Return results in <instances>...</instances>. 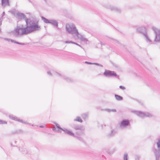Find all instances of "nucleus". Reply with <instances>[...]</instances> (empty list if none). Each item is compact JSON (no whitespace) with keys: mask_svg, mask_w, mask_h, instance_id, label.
<instances>
[{"mask_svg":"<svg viewBox=\"0 0 160 160\" xmlns=\"http://www.w3.org/2000/svg\"><path fill=\"white\" fill-rule=\"evenodd\" d=\"M54 123L55 124V125H56V127H57L59 129H60L61 130H62V129H63V128H61V127H60V126H59V125L58 124V123H56V122H54Z\"/></svg>","mask_w":160,"mask_h":160,"instance_id":"32","label":"nucleus"},{"mask_svg":"<svg viewBox=\"0 0 160 160\" xmlns=\"http://www.w3.org/2000/svg\"><path fill=\"white\" fill-rule=\"evenodd\" d=\"M130 122L128 120L124 119L121 122L120 124V127L121 128H123L128 126Z\"/></svg>","mask_w":160,"mask_h":160,"instance_id":"9","label":"nucleus"},{"mask_svg":"<svg viewBox=\"0 0 160 160\" xmlns=\"http://www.w3.org/2000/svg\"><path fill=\"white\" fill-rule=\"evenodd\" d=\"M152 152L154 154L156 160H159L160 157V149L154 148Z\"/></svg>","mask_w":160,"mask_h":160,"instance_id":"7","label":"nucleus"},{"mask_svg":"<svg viewBox=\"0 0 160 160\" xmlns=\"http://www.w3.org/2000/svg\"><path fill=\"white\" fill-rule=\"evenodd\" d=\"M137 31L140 33H142L143 35L147 33L146 32L147 29L145 27H139L137 29Z\"/></svg>","mask_w":160,"mask_h":160,"instance_id":"11","label":"nucleus"},{"mask_svg":"<svg viewBox=\"0 0 160 160\" xmlns=\"http://www.w3.org/2000/svg\"><path fill=\"white\" fill-rule=\"evenodd\" d=\"M62 78L67 82H70L73 81L72 79L64 75H63V76H62Z\"/></svg>","mask_w":160,"mask_h":160,"instance_id":"19","label":"nucleus"},{"mask_svg":"<svg viewBox=\"0 0 160 160\" xmlns=\"http://www.w3.org/2000/svg\"><path fill=\"white\" fill-rule=\"evenodd\" d=\"M41 18L42 20L45 23H49L50 19H48L43 17H42Z\"/></svg>","mask_w":160,"mask_h":160,"instance_id":"23","label":"nucleus"},{"mask_svg":"<svg viewBox=\"0 0 160 160\" xmlns=\"http://www.w3.org/2000/svg\"><path fill=\"white\" fill-rule=\"evenodd\" d=\"M115 97L116 99L118 101H121L123 99L122 97L118 95L115 94Z\"/></svg>","mask_w":160,"mask_h":160,"instance_id":"24","label":"nucleus"},{"mask_svg":"<svg viewBox=\"0 0 160 160\" xmlns=\"http://www.w3.org/2000/svg\"><path fill=\"white\" fill-rule=\"evenodd\" d=\"M75 137H76L80 141L82 142H84V140L82 138L80 137H76V136Z\"/></svg>","mask_w":160,"mask_h":160,"instance_id":"35","label":"nucleus"},{"mask_svg":"<svg viewBox=\"0 0 160 160\" xmlns=\"http://www.w3.org/2000/svg\"><path fill=\"white\" fill-rule=\"evenodd\" d=\"M56 132L60 133H61L62 132L60 130H56Z\"/></svg>","mask_w":160,"mask_h":160,"instance_id":"44","label":"nucleus"},{"mask_svg":"<svg viewBox=\"0 0 160 160\" xmlns=\"http://www.w3.org/2000/svg\"><path fill=\"white\" fill-rule=\"evenodd\" d=\"M19 150L20 151L22 152V153H23V154H25L27 153V150L26 149V148H21L20 149H19Z\"/></svg>","mask_w":160,"mask_h":160,"instance_id":"27","label":"nucleus"},{"mask_svg":"<svg viewBox=\"0 0 160 160\" xmlns=\"http://www.w3.org/2000/svg\"><path fill=\"white\" fill-rule=\"evenodd\" d=\"M29 2L30 3L31 2V1L30 0H28Z\"/></svg>","mask_w":160,"mask_h":160,"instance_id":"51","label":"nucleus"},{"mask_svg":"<svg viewBox=\"0 0 160 160\" xmlns=\"http://www.w3.org/2000/svg\"><path fill=\"white\" fill-rule=\"evenodd\" d=\"M139 102L142 105L143 104V102Z\"/></svg>","mask_w":160,"mask_h":160,"instance_id":"49","label":"nucleus"},{"mask_svg":"<svg viewBox=\"0 0 160 160\" xmlns=\"http://www.w3.org/2000/svg\"><path fill=\"white\" fill-rule=\"evenodd\" d=\"M116 133V131L113 129H112L110 132H109L107 135V136L108 137H112Z\"/></svg>","mask_w":160,"mask_h":160,"instance_id":"20","label":"nucleus"},{"mask_svg":"<svg viewBox=\"0 0 160 160\" xmlns=\"http://www.w3.org/2000/svg\"><path fill=\"white\" fill-rule=\"evenodd\" d=\"M16 17L19 19H24L26 22V24H27V22L28 24L29 23L31 25H33L37 26L38 28H41V27L37 23L33 22H32L29 18H28L23 13L20 12H18L16 14Z\"/></svg>","mask_w":160,"mask_h":160,"instance_id":"2","label":"nucleus"},{"mask_svg":"<svg viewBox=\"0 0 160 160\" xmlns=\"http://www.w3.org/2000/svg\"><path fill=\"white\" fill-rule=\"evenodd\" d=\"M157 148L160 149V139L158 140V142H157Z\"/></svg>","mask_w":160,"mask_h":160,"instance_id":"30","label":"nucleus"},{"mask_svg":"<svg viewBox=\"0 0 160 160\" xmlns=\"http://www.w3.org/2000/svg\"><path fill=\"white\" fill-rule=\"evenodd\" d=\"M119 88L120 89H121L122 90H124L125 89V88L122 86H119Z\"/></svg>","mask_w":160,"mask_h":160,"instance_id":"40","label":"nucleus"},{"mask_svg":"<svg viewBox=\"0 0 160 160\" xmlns=\"http://www.w3.org/2000/svg\"><path fill=\"white\" fill-rule=\"evenodd\" d=\"M103 75L106 77H114L117 76L116 73L113 71L106 70L103 73Z\"/></svg>","mask_w":160,"mask_h":160,"instance_id":"6","label":"nucleus"},{"mask_svg":"<svg viewBox=\"0 0 160 160\" xmlns=\"http://www.w3.org/2000/svg\"><path fill=\"white\" fill-rule=\"evenodd\" d=\"M52 73L53 74V76H55L56 77H60L62 78V76H63V74H62L59 72H58L54 71H52Z\"/></svg>","mask_w":160,"mask_h":160,"instance_id":"18","label":"nucleus"},{"mask_svg":"<svg viewBox=\"0 0 160 160\" xmlns=\"http://www.w3.org/2000/svg\"><path fill=\"white\" fill-rule=\"evenodd\" d=\"M47 74L49 76H52L53 75V74L52 73H52L50 71H48L47 72Z\"/></svg>","mask_w":160,"mask_h":160,"instance_id":"37","label":"nucleus"},{"mask_svg":"<svg viewBox=\"0 0 160 160\" xmlns=\"http://www.w3.org/2000/svg\"><path fill=\"white\" fill-rule=\"evenodd\" d=\"M64 42L66 43H73V42L71 41H65Z\"/></svg>","mask_w":160,"mask_h":160,"instance_id":"33","label":"nucleus"},{"mask_svg":"<svg viewBox=\"0 0 160 160\" xmlns=\"http://www.w3.org/2000/svg\"><path fill=\"white\" fill-rule=\"evenodd\" d=\"M123 47H124V45H123Z\"/></svg>","mask_w":160,"mask_h":160,"instance_id":"53","label":"nucleus"},{"mask_svg":"<svg viewBox=\"0 0 160 160\" xmlns=\"http://www.w3.org/2000/svg\"><path fill=\"white\" fill-rule=\"evenodd\" d=\"M153 70L155 74H158L159 73V71L156 68H154Z\"/></svg>","mask_w":160,"mask_h":160,"instance_id":"31","label":"nucleus"},{"mask_svg":"<svg viewBox=\"0 0 160 160\" xmlns=\"http://www.w3.org/2000/svg\"><path fill=\"white\" fill-rule=\"evenodd\" d=\"M9 117L10 118L12 119L21 122L25 124L31 125V124L29 123L23 121L22 120L20 119H19L17 117H16V116H14L12 115H9Z\"/></svg>","mask_w":160,"mask_h":160,"instance_id":"10","label":"nucleus"},{"mask_svg":"<svg viewBox=\"0 0 160 160\" xmlns=\"http://www.w3.org/2000/svg\"><path fill=\"white\" fill-rule=\"evenodd\" d=\"M74 121H78L80 122H82V120L81 118L79 117H78L77 118L74 119Z\"/></svg>","mask_w":160,"mask_h":160,"instance_id":"26","label":"nucleus"},{"mask_svg":"<svg viewBox=\"0 0 160 160\" xmlns=\"http://www.w3.org/2000/svg\"><path fill=\"white\" fill-rule=\"evenodd\" d=\"M145 38V40L149 44H151L152 43V41L150 39L149 37L148 36L147 34L146 33L144 35H143Z\"/></svg>","mask_w":160,"mask_h":160,"instance_id":"15","label":"nucleus"},{"mask_svg":"<svg viewBox=\"0 0 160 160\" xmlns=\"http://www.w3.org/2000/svg\"><path fill=\"white\" fill-rule=\"evenodd\" d=\"M2 5L3 7H5L6 5H9V0H1Z\"/></svg>","mask_w":160,"mask_h":160,"instance_id":"17","label":"nucleus"},{"mask_svg":"<svg viewBox=\"0 0 160 160\" xmlns=\"http://www.w3.org/2000/svg\"><path fill=\"white\" fill-rule=\"evenodd\" d=\"M5 13L4 12H3L2 13V17L1 18H2V17L4 16L5 15Z\"/></svg>","mask_w":160,"mask_h":160,"instance_id":"42","label":"nucleus"},{"mask_svg":"<svg viewBox=\"0 0 160 160\" xmlns=\"http://www.w3.org/2000/svg\"><path fill=\"white\" fill-rule=\"evenodd\" d=\"M104 126H105V125H104Z\"/></svg>","mask_w":160,"mask_h":160,"instance_id":"54","label":"nucleus"},{"mask_svg":"<svg viewBox=\"0 0 160 160\" xmlns=\"http://www.w3.org/2000/svg\"><path fill=\"white\" fill-rule=\"evenodd\" d=\"M49 23L57 27L58 26V22L55 20L50 19Z\"/></svg>","mask_w":160,"mask_h":160,"instance_id":"16","label":"nucleus"},{"mask_svg":"<svg viewBox=\"0 0 160 160\" xmlns=\"http://www.w3.org/2000/svg\"><path fill=\"white\" fill-rule=\"evenodd\" d=\"M74 128L76 130H82L83 127L82 126L79 125H75L74 126Z\"/></svg>","mask_w":160,"mask_h":160,"instance_id":"22","label":"nucleus"},{"mask_svg":"<svg viewBox=\"0 0 160 160\" xmlns=\"http://www.w3.org/2000/svg\"><path fill=\"white\" fill-rule=\"evenodd\" d=\"M73 43H73L74 44H76V45H77L78 46H79V47H81V46L80 45H79L78 44V43H76V42H73Z\"/></svg>","mask_w":160,"mask_h":160,"instance_id":"43","label":"nucleus"},{"mask_svg":"<svg viewBox=\"0 0 160 160\" xmlns=\"http://www.w3.org/2000/svg\"><path fill=\"white\" fill-rule=\"evenodd\" d=\"M152 28L154 31L155 35L154 41L156 42H159L160 41V29H158L154 27Z\"/></svg>","mask_w":160,"mask_h":160,"instance_id":"5","label":"nucleus"},{"mask_svg":"<svg viewBox=\"0 0 160 160\" xmlns=\"http://www.w3.org/2000/svg\"><path fill=\"white\" fill-rule=\"evenodd\" d=\"M66 28L67 32L69 33L75 34V36H78L79 33L75 26L73 24H67L66 25Z\"/></svg>","mask_w":160,"mask_h":160,"instance_id":"3","label":"nucleus"},{"mask_svg":"<svg viewBox=\"0 0 160 160\" xmlns=\"http://www.w3.org/2000/svg\"><path fill=\"white\" fill-rule=\"evenodd\" d=\"M39 127L40 128H44V126L43 125H40L39 126Z\"/></svg>","mask_w":160,"mask_h":160,"instance_id":"47","label":"nucleus"},{"mask_svg":"<svg viewBox=\"0 0 160 160\" xmlns=\"http://www.w3.org/2000/svg\"><path fill=\"white\" fill-rule=\"evenodd\" d=\"M88 113L87 112L85 113H84L82 114L81 116L82 118L84 119L85 120H87L88 117Z\"/></svg>","mask_w":160,"mask_h":160,"instance_id":"21","label":"nucleus"},{"mask_svg":"<svg viewBox=\"0 0 160 160\" xmlns=\"http://www.w3.org/2000/svg\"><path fill=\"white\" fill-rule=\"evenodd\" d=\"M45 2H47L48 0H43Z\"/></svg>","mask_w":160,"mask_h":160,"instance_id":"50","label":"nucleus"},{"mask_svg":"<svg viewBox=\"0 0 160 160\" xmlns=\"http://www.w3.org/2000/svg\"><path fill=\"white\" fill-rule=\"evenodd\" d=\"M77 39H80L81 41L82 42H86L88 40L87 38H85L82 35L79 34V35L76 36Z\"/></svg>","mask_w":160,"mask_h":160,"instance_id":"14","label":"nucleus"},{"mask_svg":"<svg viewBox=\"0 0 160 160\" xmlns=\"http://www.w3.org/2000/svg\"><path fill=\"white\" fill-rule=\"evenodd\" d=\"M105 110L108 112H116V110L115 109H105Z\"/></svg>","mask_w":160,"mask_h":160,"instance_id":"29","label":"nucleus"},{"mask_svg":"<svg viewBox=\"0 0 160 160\" xmlns=\"http://www.w3.org/2000/svg\"><path fill=\"white\" fill-rule=\"evenodd\" d=\"M31 125L32 126H34V125L33 124H32Z\"/></svg>","mask_w":160,"mask_h":160,"instance_id":"52","label":"nucleus"},{"mask_svg":"<svg viewBox=\"0 0 160 160\" xmlns=\"http://www.w3.org/2000/svg\"><path fill=\"white\" fill-rule=\"evenodd\" d=\"M23 132L21 130H17L15 133H21Z\"/></svg>","mask_w":160,"mask_h":160,"instance_id":"36","label":"nucleus"},{"mask_svg":"<svg viewBox=\"0 0 160 160\" xmlns=\"http://www.w3.org/2000/svg\"><path fill=\"white\" fill-rule=\"evenodd\" d=\"M108 8L118 13H120L122 12V10L120 8L115 6L109 5L108 6Z\"/></svg>","mask_w":160,"mask_h":160,"instance_id":"8","label":"nucleus"},{"mask_svg":"<svg viewBox=\"0 0 160 160\" xmlns=\"http://www.w3.org/2000/svg\"><path fill=\"white\" fill-rule=\"evenodd\" d=\"M135 160H139L140 156L138 155H136L135 156Z\"/></svg>","mask_w":160,"mask_h":160,"instance_id":"39","label":"nucleus"},{"mask_svg":"<svg viewBox=\"0 0 160 160\" xmlns=\"http://www.w3.org/2000/svg\"><path fill=\"white\" fill-rule=\"evenodd\" d=\"M65 133L71 136L76 137L74 135V134L73 133L71 130L68 129L66 128H63L62 130Z\"/></svg>","mask_w":160,"mask_h":160,"instance_id":"12","label":"nucleus"},{"mask_svg":"<svg viewBox=\"0 0 160 160\" xmlns=\"http://www.w3.org/2000/svg\"><path fill=\"white\" fill-rule=\"evenodd\" d=\"M3 20V19L2 18H0V26H1L2 24V22Z\"/></svg>","mask_w":160,"mask_h":160,"instance_id":"41","label":"nucleus"},{"mask_svg":"<svg viewBox=\"0 0 160 160\" xmlns=\"http://www.w3.org/2000/svg\"><path fill=\"white\" fill-rule=\"evenodd\" d=\"M7 123V122L6 121L0 120V124H6Z\"/></svg>","mask_w":160,"mask_h":160,"instance_id":"34","label":"nucleus"},{"mask_svg":"<svg viewBox=\"0 0 160 160\" xmlns=\"http://www.w3.org/2000/svg\"><path fill=\"white\" fill-rule=\"evenodd\" d=\"M52 130H53V131H55L56 130V128H55V127H53V128H52Z\"/></svg>","mask_w":160,"mask_h":160,"instance_id":"45","label":"nucleus"},{"mask_svg":"<svg viewBox=\"0 0 160 160\" xmlns=\"http://www.w3.org/2000/svg\"><path fill=\"white\" fill-rule=\"evenodd\" d=\"M116 150L115 149V148H113L112 150V152H109V153L110 154H112Z\"/></svg>","mask_w":160,"mask_h":160,"instance_id":"38","label":"nucleus"},{"mask_svg":"<svg viewBox=\"0 0 160 160\" xmlns=\"http://www.w3.org/2000/svg\"><path fill=\"white\" fill-rule=\"evenodd\" d=\"M100 42V44L101 45V46H102V43L101 42Z\"/></svg>","mask_w":160,"mask_h":160,"instance_id":"48","label":"nucleus"},{"mask_svg":"<svg viewBox=\"0 0 160 160\" xmlns=\"http://www.w3.org/2000/svg\"><path fill=\"white\" fill-rule=\"evenodd\" d=\"M123 159L124 160H128V155L127 153L125 152L124 154Z\"/></svg>","mask_w":160,"mask_h":160,"instance_id":"28","label":"nucleus"},{"mask_svg":"<svg viewBox=\"0 0 160 160\" xmlns=\"http://www.w3.org/2000/svg\"><path fill=\"white\" fill-rule=\"evenodd\" d=\"M131 112L133 113L138 117L143 118L145 117H148L149 118H151L152 117V114L148 112H142L141 111L132 110Z\"/></svg>","mask_w":160,"mask_h":160,"instance_id":"4","label":"nucleus"},{"mask_svg":"<svg viewBox=\"0 0 160 160\" xmlns=\"http://www.w3.org/2000/svg\"><path fill=\"white\" fill-rule=\"evenodd\" d=\"M85 63L86 64H95V65H98V66H100L101 67H102L103 66L102 65H101L99 63H91V62H87V61H86L85 62Z\"/></svg>","mask_w":160,"mask_h":160,"instance_id":"25","label":"nucleus"},{"mask_svg":"<svg viewBox=\"0 0 160 160\" xmlns=\"http://www.w3.org/2000/svg\"><path fill=\"white\" fill-rule=\"evenodd\" d=\"M112 39L113 40H114L115 41V42H117V43H118V41H117V40H115V39Z\"/></svg>","mask_w":160,"mask_h":160,"instance_id":"46","label":"nucleus"},{"mask_svg":"<svg viewBox=\"0 0 160 160\" xmlns=\"http://www.w3.org/2000/svg\"><path fill=\"white\" fill-rule=\"evenodd\" d=\"M41 28H38L37 26L31 25L27 22L26 27L23 28V26H17L15 28L13 34L14 36L17 38L22 37L23 35H27L34 31H39Z\"/></svg>","mask_w":160,"mask_h":160,"instance_id":"1","label":"nucleus"},{"mask_svg":"<svg viewBox=\"0 0 160 160\" xmlns=\"http://www.w3.org/2000/svg\"><path fill=\"white\" fill-rule=\"evenodd\" d=\"M4 39L6 41H7L9 42H12L14 43H16L17 44H19V45H24L25 44L24 43L19 42H18L16 41H15L14 40L11 39H9V38H4Z\"/></svg>","mask_w":160,"mask_h":160,"instance_id":"13","label":"nucleus"}]
</instances>
